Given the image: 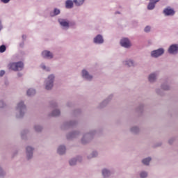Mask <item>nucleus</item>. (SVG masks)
I'll use <instances>...</instances> for the list:
<instances>
[{
    "label": "nucleus",
    "instance_id": "58836bf2",
    "mask_svg": "<svg viewBox=\"0 0 178 178\" xmlns=\"http://www.w3.org/2000/svg\"><path fill=\"white\" fill-rule=\"evenodd\" d=\"M144 31H145V33H150V32L152 31V27H151V26H149V25L146 26L145 27V29H144Z\"/></svg>",
    "mask_w": 178,
    "mask_h": 178
},
{
    "label": "nucleus",
    "instance_id": "8fccbe9b",
    "mask_svg": "<svg viewBox=\"0 0 178 178\" xmlns=\"http://www.w3.org/2000/svg\"><path fill=\"white\" fill-rule=\"evenodd\" d=\"M2 3L7 4L8 3L10 0H0Z\"/></svg>",
    "mask_w": 178,
    "mask_h": 178
},
{
    "label": "nucleus",
    "instance_id": "de8ad7c7",
    "mask_svg": "<svg viewBox=\"0 0 178 178\" xmlns=\"http://www.w3.org/2000/svg\"><path fill=\"white\" fill-rule=\"evenodd\" d=\"M6 74V71L4 70H0V77H3Z\"/></svg>",
    "mask_w": 178,
    "mask_h": 178
},
{
    "label": "nucleus",
    "instance_id": "09e8293b",
    "mask_svg": "<svg viewBox=\"0 0 178 178\" xmlns=\"http://www.w3.org/2000/svg\"><path fill=\"white\" fill-rule=\"evenodd\" d=\"M175 140V138H172L169 140L168 143H169L170 145H172Z\"/></svg>",
    "mask_w": 178,
    "mask_h": 178
},
{
    "label": "nucleus",
    "instance_id": "c756f323",
    "mask_svg": "<svg viewBox=\"0 0 178 178\" xmlns=\"http://www.w3.org/2000/svg\"><path fill=\"white\" fill-rule=\"evenodd\" d=\"M98 155H99L98 152L96 150H94L89 155H88L87 158L88 159H92L97 157Z\"/></svg>",
    "mask_w": 178,
    "mask_h": 178
},
{
    "label": "nucleus",
    "instance_id": "72a5a7b5",
    "mask_svg": "<svg viewBox=\"0 0 178 178\" xmlns=\"http://www.w3.org/2000/svg\"><path fill=\"white\" fill-rule=\"evenodd\" d=\"M29 133V130L24 129L21 132V137L23 140L26 139V135Z\"/></svg>",
    "mask_w": 178,
    "mask_h": 178
},
{
    "label": "nucleus",
    "instance_id": "c03bdc74",
    "mask_svg": "<svg viewBox=\"0 0 178 178\" xmlns=\"http://www.w3.org/2000/svg\"><path fill=\"white\" fill-rule=\"evenodd\" d=\"M66 106L69 108H72L74 106V103H72V102H67Z\"/></svg>",
    "mask_w": 178,
    "mask_h": 178
},
{
    "label": "nucleus",
    "instance_id": "2f4dec72",
    "mask_svg": "<svg viewBox=\"0 0 178 178\" xmlns=\"http://www.w3.org/2000/svg\"><path fill=\"white\" fill-rule=\"evenodd\" d=\"M86 2V0H74V3L76 7H81Z\"/></svg>",
    "mask_w": 178,
    "mask_h": 178
},
{
    "label": "nucleus",
    "instance_id": "7ed1b4c3",
    "mask_svg": "<svg viewBox=\"0 0 178 178\" xmlns=\"http://www.w3.org/2000/svg\"><path fill=\"white\" fill-rule=\"evenodd\" d=\"M56 76L54 74H50L48 75L47 78L44 79V87L46 90H52L55 81Z\"/></svg>",
    "mask_w": 178,
    "mask_h": 178
},
{
    "label": "nucleus",
    "instance_id": "37998d69",
    "mask_svg": "<svg viewBox=\"0 0 178 178\" xmlns=\"http://www.w3.org/2000/svg\"><path fill=\"white\" fill-rule=\"evenodd\" d=\"M76 160V163L79 162L81 163L83 160V157L81 156H77L76 157H75Z\"/></svg>",
    "mask_w": 178,
    "mask_h": 178
},
{
    "label": "nucleus",
    "instance_id": "f03ea898",
    "mask_svg": "<svg viewBox=\"0 0 178 178\" xmlns=\"http://www.w3.org/2000/svg\"><path fill=\"white\" fill-rule=\"evenodd\" d=\"M97 131L95 129L90 130L88 132L84 133L81 139V143L83 145H88L94 139Z\"/></svg>",
    "mask_w": 178,
    "mask_h": 178
},
{
    "label": "nucleus",
    "instance_id": "f704fd0d",
    "mask_svg": "<svg viewBox=\"0 0 178 178\" xmlns=\"http://www.w3.org/2000/svg\"><path fill=\"white\" fill-rule=\"evenodd\" d=\"M140 178H147L148 172L145 170H143L139 174Z\"/></svg>",
    "mask_w": 178,
    "mask_h": 178
},
{
    "label": "nucleus",
    "instance_id": "39448f33",
    "mask_svg": "<svg viewBox=\"0 0 178 178\" xmlns=\"http://www.w3.org/2000/svg\"><path fill=\"white\" fill-rule=\"evenodd\" d=\"M57 22L59 24L60 27L62 29L63 31H67L70 29V20L67 18L64 17H58Z\"/></svg>",
    "mask_w": 178,
    "mask_h": 178
},
{
    "label": "nucleus",
    "instance_id": "7c9ffc66",
    "mask_svg": "<svg viewBox=\"0 0 178 178\" xmlns=\"http://www.w3.org/2000/svg\"><path fill=\"white\" fill-rule=\"evenodd\" d=\"M36 94V91L35 89H33L32 88H30L26 90V95L28 97H33Z\"/></svg>",
    "mask_w": 178,
    "mask_h": 178
},
{
    "label": "nucleus",
    "instance_id": "a18cd8bd",
    "mask_svg": "<svg viewBox=\"0 0 178 178\" xmlns=\"http://www.w3.org/2000/svg\"><path fill=\"white\" fill-rule=\"evenodd\" d=\"M6 106V104L3 100H0V108H3Z\"/></svg>",
    "mask_w": 178,
    "mask_h": 178
},
{
    "label": "nucleus",
    "instance_id": "a19ab883",
    "mask_svg": "<svg viewBox=\"0 0 178 178\" xmlns=\"http://www.w3.org/2000/svg\"><path fill=\"white\" fill-rule=\"evenodd\" d=\"M6 45L5 44H1V46H0V53H4L5 51H6Z\"/></svg>",
    "mask_w": 178,
    "mask_h": 178
},
{
    "label": "nucleus",
    "instance_id": "cd10ccee",
    "mask_svg": "<svg viewBox=\"0 0 178 178\" xmlns=\"http://www.w3.org/2000/svg\"><path fill=\"white\" fill-rule=\"evenodd\" d=\"M40 67L47 72H49L51 71V67L49 66H47L44 63H41L40 65Z\"/></svg>",
    "mask_w": 178,
    "mask_h": 178
},
{
    "label": "nucleus",
    "instance_id": "c9c22d12",
    "mask_svg": "<svg viewBox=\"0 0 178 178\" xmlns=\"http://www.w3.org/2000/svg\"><path fill=\"white\" fill-rule=\"evenodd\" d=\"M155 7H156V5H154V3L149 1L148 5H147V10H154Z\"/></svg>",
    "mask_w": 178,
    "mask_h": 178
},
{
    "label": "nucleus",
    "instance_id": "20e7f679",
    "mask_svg": "<svg viewBox=\"0 0 178 178\" xmlns=\"http://www.w3.org/2000/svg\"><path fill=\"white\" fill-rule=\"evenodd\" d=\"M24 65L22 61L18 62H12L8 64L9 70H11L14 72H20L24 70Z\"/></svg>",
    "mask_w": 178,
    "mask_h": 178
},
{
    "label": "nucleus",
    "instance_id": "a878e982",
    "mask_svg": "<svg viewBox=\"0 0 178 178\" xmlns=\"http://www.w3.org/2000/svg\"><path fill=\"white\" fill-rule=\"evenodd\" d=\"M74 0H66L65 1V8L67 9H72L74 8Z\"/></svg>",
    "mask_w": 178,
    "mask_h": 178
},
{
    "label": "nucleus",
    "instance_id": "f8f14e48",
    "mask_svg": "<svg viewBox=\"0 0 178 178\" xmlns=\"http://www.w3.org/2000/svg\"><path fill=\"white\" fill-rule=\"evenodd\" d=\"M35 148L32 146H27L26 147V159L27 161H30L33 158V154H34Z\"/></svg>",
    "mask_w": 178,
    "mask_h": 178
},
{
    "label": "nucleus",
    "instance_id": "9b49d317",
    "mask_svg": "<svg viewBox=\"0 0 178 178\" xmlns=\"http://www.w3.org/2000/svg\"><path fill=\"white\" fill-rule=\"evenodd\" d=\"M77 124V121L76 120H72L70 121H65L63 124L61 125V129L62 130H67L71 127H73L74 126H76Z\"/></svg>",
    "mask_w": 178,
    "mask_h": 178
},
{
    "label": "nucleus",
    "instance_id": "2eb2a0df",
    "mask_svg": "<svg viewBox=\"0 0 178 178\" xmlns=\"http://www.w3.org/2000/svg\"><path fill=\"white\" fill-rule=\"evenodd\" d=\"M115 174V170L113 169L103 168L102 170V175L103 178H109Z\"/></svg>",
    "mask_w": 178,
    "mask_h": 178
},
{
    "label": "nucleus",
    "instance_id": "ddd939ff",
    "mask_svg": "<svg viewBox=\"0 0 178 178\" xmlns=\"http://www.w3.org/2000/svg\"><path fill=\"white\" fill-rule=\"evenodd\" d=\"M168 52L170 55H177L178 54V44L174 43L169 46Z\"/></svg>",
    "mask_w": 178,
    "mask_h": 178
},
{
    "label": "nucleus",
    "instance_id": "e433bc0d",
    "mask_svg": "<svg viewBox=\"0 0 178 178\" xmlns=\"http://www.w3.org/2000/svg\"><path fill=\"white\" fill-rule=\"evenodd\" d=\"M6 175V172L3 169V168L0 165V178H5Z\"/></svg>",
    "mask_w": 178,
    "mask_h": 178
},
{
    "label": "nucleus",
    "instance_id": "dca6fc26",
    "mask_svg": "<svg viewBox=\"0 0 178 178\" xmlns=\"http://www.w3.org/2000/svg\"><path fill=\"white\" fill-rule=\"evenodd\" d=\"M113 95H109V96H108V97H106V99H105V100H103L102 102V103H100L98 106V108L99 109H102L104 108H105L110 102L113 99Z\"/></svg>",
    "mask_w": 178,
    "mask_h": 178
},
{
    "label": "nucleus",
    "instance_id": "4d7b16f0",
    "mask_svg": "<svg viewBox=\"0 0 178 178\" xmlns=\"http://www.w3.org/2000/svg\"><path fill=\"white\" fill-rule=\"evenodd\" d=\"M5 84H6V86H8V81H6V82H5Z\"/></svg>",
    "mask_w": 178,
    "mask_h": 178
},
{
    "label": "nucleus",
    "instance_id": "a211bd4d",
    "mask_svg": "<svg viewBox=\"0 0 178 178\" xmlns=\"http://www.w3.org/2000/svg\"><path fill=\"white\" fill-rule=\"evenodd\" d=\"M81 135V132L79 131H73L72 132L68 133L66 135V138L69 140H72L73 139L77 138Z\"/></svg>",
    "mask_w": 178,
    "mask_h": 178
},
{
    "label": "nucleus",
    "instance_id": "6e6552de",
    "mask_svg": "<svg viewBox=\"0 0 178 178\" xmlns=\"http://www.w3.org/2000/svg\"><path fill=\"white\" fill-rule=\"evenodd\" d=\"M40 56L44 60H51L54 58V53L49 49H44L41 51Z\"/></svg>",
    "mask_w": 178,
    "mask_h": 178
},
{
    "label": "nucleus",
    "instance_id": "473e14b6",
    "mask_svg": "<svg viewBox=\"0 0 178 178\" xmlns=\"http://www.w3.org/2000/svg\"><path fill=\"white\" fill-rule=\"evenodd\" d=\"M155 92L158 95L161 97L165 95V92L161 88H156V89H155Z\"/></svg>",
    "mask_w": 178,
    "mask_h": 178
},
{
    "label": "nucleus",
    "instance_id": "6ab92c4d",
    "mask_svg": "<svg viewBox=\"0 0 178 178\" xmlns=\"http://www.w3.org/2000/svg\"><path fill=\"white\" fill-rule=\"evenodd\" d=\"M123 65L128 67H134L137 65V63L132 58H127L123 60Z\"/></svg>",
    "mask_w": 178,
    "mask_h": 178
},
{
    "label": "nucleus",
    "instance_id": "f3484780",
    "mask_svg": "<svg viewBox=\"0 0 178 178\" xmlns=\"http://www.w3.org/2000/svg\"><path fill=\"white\" fill-rule=\"evenodd\" d=\"M163 14L165 17H172L175 15V11L170 6H168L163 9Z\"/></svg>",
    "mask_w": 178,
    "mask_h": 178
},
{
    "label": "nucleus",
    "instance_id": "49530a36",
    "mask_svg": "<svg viewBox=\"0 0 178 178\" xmlns=\"http://www.w3.org/2000/svg\"><path fill=\"white\" fill-rule=\"evenodd\" d=\"M149 2L152 3L153 4H154L156 6V4L157 3H159L160 1V0H148Z\"/></svg>",
    "mask_w": 178,
    "mask_h": 178
},
{
    "label": "nucleus",
    "instance_id": "412c9836",
    "mask_svg": "<svg viewBox=\"0 0 178 178\" xmlns=\"http://www.w3.org/2000/svg\"><path fill=\"white\" fill-rule=\"evenodd\" d=\"M130 131L134 135H138L140 132V128L138 125H133L130 128Z\"/></svg>",
    "mask_w": 178,
    "mask_h": 178
},
{
    "label": "nucleus",
    "instance_id": "ea45409f",
    "mask_svg": "<svg viewBox=\"0 0 178 178\" xmlns=\"http://www.w3.org/2000/svg\"><path fill=\"white\" fill-rule=\"evenodd\" d=\"M50 106L51 108H57L58 106V104L57 102L55 100H52V102H50Z\"/></svg>",
    "mask_w": 178,
    "mask_h": 178
},
{
    "label": "nucleus",
    "instance_id": "c85d7f7f",
    "mask_svg": "<svg viewBox=\"0 0 178 178\" xmlns=\"http://www.w3.org/2000/svg\"><path fill=\"white\" fill-rule=\"evenodd\" d=\"M161 88L162 90H163L164 91H168L170 90V85L168 83L167 81L165 82H163V83H161Z\"/></svg>",
    "mask_w": 178,
    "mask_h": 178
},
{
    "label": "nucleus",
    "instance_id": "603ef678",
    "mask_svg": "<svg viewBox=\"0 0 178 178\" xmlns=\"http://www.w3.org/2000/svg\"><path fill=\"white\" fill-rule=\"evenodd\" d=\"M24 41H22L21 42H19V47L24 48Z\"/></svg>",
    "mask_w": 178,
    "mask_h": 178
},
{
    "label": "nucleus",
    "instance_id": "4be33fe9",
    "mask_svg": "<svg viewBox=\"0 0 178 178\" xmlns=\"http://www.w3.org/2000/svg\"><path fill=\"white\" fill-rule=\"evenodd\" d=\"M152 161V158L151 156H148L142 159L141 163L145 166H149Z\"/></svg>",
    "mask_w": 178,
    "mask_h": 178
},
{
    "label": "nucleus",
    "instance_id": "79ce46f5",
    "mask_svg": "<svg viewBox=\"0 0 178 178\" xmlns=\"http://www.w3.org/2000/svg\"><path fill=\"white\" fill-rule=\"evenodd\" d=\"M81 113V110L80 108H76V110H74V115H78Z\"/></svg>",
    "mask_w": 178,
    "mask_h": 178
},
{
    "label": "nucleus",
    "instance_id": "9d476101",
    "mask_svg": "<svg viewBox=\"0 0 178 178\" xmlns=\"http://www.w3.org/2000/svg\"><path fill=\"white\" fill-rule=\"evenodd\" d=\"M92 42L95 45H102L105 42L104 35L102 34H97L92 39Z\"/></svg>",
    "mask_w": 178,
    "mask_h": 178
},
{
    "label": "nucleus",
    "instance_id": "864d4df0",
    "mask_svg": "<svg viewBox=\"0 0 178 178\" xmlns=\"http://www.w3.org/2000/svg\"><path fill=\"white\" fill-rule=\"evenodd\" d=\"M3 29V25H2V22L1 20L0 19V31Z\"/></svg>",
    "mask_w": 178,
    "mask_h": 178
},
{
    "label": "nucleus",
    "instance_id": "6e6d98bb",
    "mask_svg": "<svg viewBox=\"0 0 178 178\" xmlns=\"http://www.w3.org/2000/svg\"><path fill=\"white\" fill-rule=\"evenodd\" d=\"M17 154V152H14L13 156Z\"/></svg>",
    "mask_w": 178,
    "mask_h": 178
},
{
    "label": "nucleus",
    "instance_id": "5fc2aeb1",
    "mask_svg": "<svg viewBox=\"0 0 178 178\" xmlns=\"http://www.w3.org/2000/svg\"><path fill=\"white\" fill-rule=\"evenodd\" d=\"M23 76V74H22V72H17V76L19 78L22 77Z\"/></svg>",
    "mask_w": 178,
    "mask_h": 178
},
{
    "label": "nucleus",
    "instance_id": "393cba45",
    "mask_svg": "<svg viewBox=\"0 0 178 178\" xmlns=\"http://www.w3.org/2000/svg\"><path fill=\"white\" fill-rule=\"evenodd\" d=\"M144 107L145 105L143 104V103H141L140 104H139V106H138L136 111L138 114V115H143V113H144Z\"/></svg>",
    "mask_w": 178,
    "mask_h": 178
},
{
    "label": "nucleus",
    "instance_id": "f257e3e1",
    "mask_svg": "<svg viewBox=\"0 0 178 178\" xmlns=\"http://www.w3.org/2000/svg\"><path fill=\"white\" fill-rule=\"evenodd\" d=\"M26 112V106L23 102V100H20L17 103V106L15 107V117L17 119H22L25 113Z\"/></svg>",
    "mask_w": 178,
    "mask_h": 178
},
{
    "label": "nucleus",
    "instance_id": "5701e85b",
    "mask_svg": "<svg viewBox=\"0 0 178 178\" xmlns=\"http://www.w3.org/2000/svg\"><path fill=\"white\" fill-rule=\"evenodd\" d=\"M60 110L59 108H54L51 113H49V117H59L60 115Z\"/></svg>",
    "mask_w": 178,
    "mask_h": 178
},
{
    "label": "nucleus",
    "instance_id": "1a4fd4ad",
    "mask_svg": "<svg viewBox=\"0 0 178 178\" xmlns=\"http://www.w3.org/2000/svg\"><path fill=\"white\" fill-rule=\"evenodd\" d=\"M165 54V49L160 47L157 49L152 50L150 53V56L153 58H159Z\"/></svg>",
    "mask_w": 178,
    "mask_h": 178
},
{
    "label": "nucleus",
    "instance_id": "4c0bfd02",
    "mask_svg": "<svg viewBox=\"0 0 178 178\" xmlns=\"http://www.w3.org/2000/svg\"><path fill=\"white\" fill-rule=\"evenodd\" d=\"M76 163H77V161L75 158L70 159L69 161L70 165H71V166H74L76 164Z\"/></svg>",
    "mask_w": 178,
    "mask_h": 178
},
{
    "label": "nucleus",
    "instance_id": "b1692460",
    "mask_svg": "<svg viewBox=\"0 0 178 178\" xmlns=\"http://www.w3.org/2000/svg\"><path fill=\"white\" fill-rule=\"evenodd\" d=\"M57 152L60 156L64 155L66 153V147L63 145H60L57 149Z\"/></svg>",
    "mask_w": 178,
    "mask_h": 178
},
{
    "label": "nucleus",
    "instance_id": "3c124183",
    "mask_svg": "<svg viewBox=\"0 0 178 178\" xmlns=\"http://www.w3.org/2000/svg\"><path fill=\"white\" fill-rule=\"evenodd\" d=\"M22 41L25 42L26 40V35L25 34H23L22 36Z\"/></svg>",
    "mask_w": 178,
    "mask_h": 178
},
{
    "label": "nucleus",
    "instance_id": "4468645a",
    "mask_svg": "<svg viewBox=\"0 0 178 178\" xmlns=\"http://www.w3.org/2000/svg\"><path fill=\"white\" fill-rule=\"evenodd\" d=\"M120 44L122 47H124L125 49H130L132 46L131 42L128 38H122L120 40Z\"/></svg>",
    "mask_w": 178,
    "mask_h": 178
},
{
    "label": "nucleus",
    "instance_id": "423d86ee",
    "mask_svg": "<svg viewBox=\"0 0 178 178\" xmlns=\"http://www.w3.org/2000/svg\"><path fill=\"white\" fill-rule=\"evenodd\" d=\"M81 76L85 81L88 82H91L94 79L92 74H91L86 68H83L81 70Z\"/></svg>",
    "mask_w": 178,
    "mask_h": 178
},
{
    "label": "nucleus",
    "instance_id": "aec40b11",
    "mask_svg": "<svg viewBox=\"0 0 178 178\" xmlns=\"http://www.w3.org/2000/svg\"><path fill=\"white\" fill-rule=\"evenodd\" d=\"M60 13H61L60 9L55 7L52 10L50 11L49 16L50 17L53 18L60 15Z\"/></svg>",
    "mask_w": 178,
    "mask_h": 178
},
{
    "label": "nucleus",
    "instance_id": "bb28decb",
    "mask_svg": "<svg viewBox=\"0 0 178 178\" xmlns=\"http://www.w3.org/2000/svg\"><path fill=\"white\" fill-rule=\"evenodd\" d=\"M33 129L36 133H40L43 129V127H42L40 124H34Z\"/></svg>",
    "mask_w": 178,
    "mask_h": 178
},
{
    "label": "nucleus",
    "instance_id": "0eeeda50",
    "mask_svg": "<svg viewBox=\"0 0 178 178\" xmlns=\"http://www.w3.org/2000/svg\"><path fill=\"white\" fill-rule=\"evenodd\" d=\"M160 76V72L156 70L149 74L147 76V81L150 84H154L156 83Z\"/></svg>",
    "mask_w": 178,
    "mask_h": 178
}]
</instances>
